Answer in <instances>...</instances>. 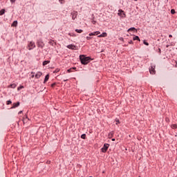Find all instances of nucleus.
<instances>
[{
  "label": "nucleus",
  "mask_w": 177,
  "mask_h": 177,
  "mask_svg": "<svg viewBox=\"0 0 177 177\" xmlns=\"http://www.w3.org/2000/svg\"><path fill=\"white\" fill-rule=\"evenodd\" d=\"M61 3H64V0H59Z\"/></svg>",
  "instance_id": "obj_31"
},
{
  "label": "nucleus",
  "mask_w": 177,
  "mask_h": 177,
  "mask_svg": "<svg viewBox=\"0 0 177 177\" xmlns=\"http://www.w3.org/2000/svg\"><path fill=\"white\" fill-rule=\"evenodd\" d=\"M90 177H92V176H90Z\"/></svg>",
  "instance_id": "obj_47"
},
{
  "label": "nucleus",
  "mask_w": 177,
  "mask_h": 177,
  "mask_svg": "<svg viewBox=\"0 0 177 177\" xmlns=\"http://www.w3.org/2000/svg\"><path fill=\"white\" fill-rule=\"evenodd\" d=\"M80 59L82 64H88L91 62V57H85V55H80Z\"/></svg>",
  "instance_id": "obj_1"
},
{
  "label": "nucleus",
  "mask_w": 177,
  "mask_h": 177,
  "mask_svg": "<svg viewBox=\"0 0 177 177\" xmlns=\"http://www.w3.org/2000/svg\"><path fill=\"white\" fill-rule=\"evenodd\" d=\"M19 106H20V102H18L17 103H14L11 109H16V107H19Z\"/></svg>",
  "instance_id": "obj_7"
},
{
  "label": "nucleus",
  "mask_w": 177,
  "mask_h": 177,
  "mask_svg": "<svg viewBox=\"0 0 177 177\" xmlns=\"http://www.w3.org/2000/svg\"><path fill=\"white\" fill-rule=\"evenodd\" d=\"M104 37H107L106 32H103L102 34L98 35V38H104Z\"/></svg>",
  "instance_id": "obj_10"
},
{
  "label": "nucleus",
  "mask_w": 177,
  "mask_h": 177,
  "mask_svg": "<svg viewBox=\"0 0 177 177\" xmlns=\"http://www.w3.org/2000/svg\"><path fill=\"white\" fill-rule=\"evenodd\" d=\"M118 124H120V120L116 121V125H118Z\"/></svg>",
  "instance_id": "obj_33"
},
{
  "label": "nucleus",
  "mask_w": 177,
  "mask_h": 177,
  "mask_svg": "<svg viewBox=\"0 0 177 177\" xmlns=\"http://www.w3.org/2000/svg\"><path fill=\"white\" fill-rule=\"evenodd\" d=\"M120 40L124 41V39L122 37L120 38Z\"/></svg>",
  "instance_id": "obj_41"
},
{
  "label": "nucleus",
  "mask_w": 177,
  "mask_h": 177,
  "mask_svg": "<svg viewBox=\"0 0 177 177\" xmlns=\"http://www.w3.org/2000/svg\"><path fill=\"white\" fill-rule=\"evenodd\" d=\"M6 104H12V101L11 100H8V101H7V102H6Z\"/></svg>",
  "instance_id": "obj_29"
},
{
  "label": "nucleus",
  "mask_w": 177,
  "mask_h": 177,
  "mask_svg": "<svg viewBox=\"0 0 177 177\" xmlns=\"http://www.w3.org/2000/svg\"><path fill=\"white\" fill-rule=\"evenodd\" d=\"M55 85H56V84H55V83H54V84H51V87L53 88V87L55 86Z\"/></svg>",
  "instance_id": "obj_32"
},
{
  "label": "nucleus",
  "mask_w": 177,
  "mask_h": 177,
  "mask_svg": "<svg viewBox=\"0 0 177 177\" xmlns=\"http://www.w3.org/2000/svg\"><path fill=\"white\" fill-rule=\"evenodd\" d=\"M99 34H100V32L99 31H96V32H91L89 33V37H92V35H99Z\"/></svg>",
  "instance_id": "obj_8"
},
{
  "label": "nucleus",
  "mask_w": 177,
  "mask_h": 177,
  "mask_svg": "<svg viewBox=\"0 0 177 177\" xmlns=\"http://www.w3.org/2000/svg\"><path fill=\"white\" fill-rule=\"evenodd\" d=\"M48 163L50 162H47Z\"/></svg>",
  "instance_id": "obj_45"
},
{
  "label": "nucleus",
  "mask_w": 177,
  "mask_h": 177,
  "mask_svg": "<svg viewBox=\"0 0 177 177\" xmlns=\"http://www.w3.org/2000/svg\"><path fill=\"white\" fill-rule=\"evenodd\" d=\"M49 63H50V61H44V62H43V66H46V64H49Z\"/></svg>",
  "instance_id": "obj_19"
},
{
  "label": "nucleus",
  "mask_w": 177,
  "mask_h": 177,
  "mask_svg": "<svg viewBox=\"0 0 177 177\" xmlns=\"http://www.w3.org/2000/svg\"><path fill=\"white\" fill-rule=\"evenodd\" d=\"M129 44H133V41H132V40H131V41L129 42Z\"/></svg>",
  "instance_id": "obj_34"
},
{
  "label": "nucleus",
  "mask_w": 177,
  "mask_h": 177,
  "mask_svg": "<svg viewBox=\"0 0 177 177\" xmlns=\"http://www.w3.org/2000/svg\"><path fill=\"white\" fill-rule=\"evenodd\" d=\"M21 113H23V111H19V114H21Z\"/></svg>",
  "instance_id": "obj_38"
},
{
  "label": "nucleus",
  "mask_w": 177,
  "mask_h": 177,
  "mask_svg": "<svg viewBox=\"0 0 177 177\" xmlns=\"http://www.w3.org/2000/svg\"><path fill=\"white\" fill-rule=\"evenodd\" d=\"M112 141H113V142L115 141V138H113V139H112Z\"/></svg>",
  "instance_id": "obj_40"
},
{
  "label": "nucleus",
  "mask_w": 177,
  "mask_h": 177,
  "mask_svg": "<svg viewBox=\"0 0 177 177\" xmlns=\"http://www.w3.org/2000/svg\"><path fill=\"white\" fill-rule=\"evenodd\" d=\"M135 30H136V28H130L128 30V32H129V31H135Z\"/></svg>",
  "instance_id": "obj_22"
},
{
  "label": "nucleus",
  "mask_w": 177,
  "mask_h": 177,
  "mask_svg": "<svg viewBox=\"0 0 177 177\" xmlns=\"http://www.w3.org/2000/svg\"><path fill=\"white\" fill-rule=\"evenodd\" d=\"M144 45H146L147 46H149V43L147 42L145 40L143 41Z\"/></svg>",
  "instance_id": "obj_26"
},
{
  "label": "nucleus",
  "mask_w": 177,
  "mask_h": 177,
  "mask_svg": "<svg viewBox=\"0 0 177 177\" xmlns=\"http://www.w3.org/2000/svg\"><path fill=\"white\" fill-rule=\"evenodd\" d=\"M24 88V86H21L17 88V91H21V89H23Z\"/></svg>",
  "instance_id": "obj_27"
},
{
  "label": "nucleus",
  "mask_w": 177,
  "mask_h": 177,
  "mask_svg": "<svg viewBox=\"0 0 177 177\" xmlns=\"http://www.w3.org/2000/svg\"><path fill=\"white\" fill-rule=\"evenodd\" d=\"M32 78H34V75H32Z\"/></svg>",
  "instance_id": "obj_43"
},
{
  "label": "nucleus",
  "mask_w": 177,
  "mask_h": 177,
  "mask_svg": "<svg viewBox=\"0 0 177 177\" xmlns=\"http://www.w3.org/2000/svg\"><path fill=\"white\" fill-rule=\"evenodd\" d=\"M53 42V41H49V44H52Z\"/></svg>",
  "instance_id": "obj_36"
},
{
  "label": "nucleus",
  "mask_w": 177,
  "mask_h": 177,
  "mask_svg": "<svg viewBox=\"0 0 177 177\" xmlns=\"http://www.w3.org/2000/svg\"><path fill=\"white\" fill-rule=\"evenodd\" d=\"M169 38H172L171 35H169Z\"/></svg>",
  "instance_id": "obj_39"
},
{
  "label": "nucleus",
  "mask_w": 177,
  "mask_h": 177,
  "mask_svg": "<svg viewBox=\"0 0 177 177\" xmlns=\"http://www.w3.org/2000/svg\"><path fill=\"white\" fill-rule=\"evenodd\" d=\"M133 39V41H140V39L138 36H134Z\"/></svg>",
  "instance_id": "obj_14"
},
{
  "label": "nucleus",
  "mask_w": 177,
  "mask_h": 177,
  "mask_svg": "<svg viewBox=\"0 0 177 177\" xmlns=\"http://www.w3.org/2000/svg\"><path fill=\"white\" fill-rule=\"evenodd\" d=\"M68 35L71 36V33H68Z\"/></svg>",
  "instance_id": "obj_42"
},
{
  "label": "nucleus",
  "mask_w": 177,
  "mask_h": 177,
  "mask_svg": "<svg viewBox=\"0 0 177 177\" xmlns=\"http://www.w3.org/2000/svg\"><path fill=\"white\" fill-rule=\"evenodd\" d=\"M171 127L172 128V129H176L177 125H176V124H172V125L171 126Z\"/></svg>",
  "instance_id": "obj_23"
},
{
  "label": "nucleus",
  "mask_w": 177,
  "mask_h": 177,
  "mask_svg": "<svg viewBox=\"0 0 177 177\" xmlns=\"http://www.w3.org/2000/svg\"><path fill=\"white\" fill-rule=\"evenodd\" d=\"M68 49H71L72 50H77V46L73 44H70L67 46Z\"/></svg>",
  "instance_id": "obj_6"
},
{
  "label": "nucleus",
  "mask_w": 177,
  "mask_h": 177,
  "mask_svg": "<svg viewBox=\"0 0 177 177\" xmlns=\"http://www.w3.org/2000/svg\"><path fill=\"white\" fill-rule=\"evenodd\" d=\"M113 135H114V131H112L109 134V138H113Z\"/></svg>",
  "instance_id": "obj_21"
},
{
  "label": "nucleus",
  "mask_w": 177,
  "mask_h": 177,
  "mask_svg": "<svg viewBox=\"0 0 177 177\" xmlns=\"http://www.w3.org/2000/svg\"><path fill=\"white\" fill-rule=\"evenodd\" d=\"M16 86H17L16 85V84H10V88H12L13 89H15V88H16Z\"/></svg>",
  "instance_id": "obj_20"
},
{
  "label": "nucleus",
  "mask_w": 177,
  "mask_h": 177,
  "mask_svg": "<svg viewBox=\"0 0 177 177\" xmlns=\"http://www.w3.org/2000/svg\"><path fill=\"white\" fill-rule=\"evenodd\" d=\"M92 23H93V24H96V21H92Z\"/></svg>",
  "instance_id": "obj_35"
},
{
  "label": "nucleus",
  "mask_w": 177,
  "mask_h": 177,
  "mask_svg": "<svg viewBox=\"0 0 177 177\" xmlns=\"http://www.w3.org/2000/svg\"><path fill=\"white\" fill-rule=\"evenodd\" d=\"M11 26L12 27H17V21H14Z\"/></svg>",
  "instance_id": "obj_13"
},
{
  "label": "nucleus",
  "mask_w": 177,
  "mask_h": 177,
  "mask_svg": "<svg viewBox=\"0 0 177 177\" xmlns=\"http://www.w3.org/2000/svg\"><path fill=\"white\" fill-rule=\"evenodd\" d=\"M41 75H42V73L37 72L35 77V78L38 79V78H41Z\"/></svg>",
  "instance_id": "obj_11"
},
{
  "label": "nucleus",
  "mask_w": 177,
  "mask_h": 177,
  "mask_svg": "<svg viewBox=\"0 0 177 177\" xmlns=\"http://www.w3.org/2000/svg\"><path fill=\"white\" fill-rule=\"evenodd\" d=\"M49 80V75H46L44 81V84H46Z\"/></svg>",
  "instance_id": "obj_12"
},
{
  "label": "nucleus",
  "mask_w": 177,
  "mask_h": 177,
  "mask_svg": "<svg viewBox=\"0 0 177 177\" xmlns=\"http://www.w3.org/2000/svg\"><path fill=\"white\" fill-rule=\"evenodd\" d=\"M159 51H160V52H161V50H160V49H159Z\"/></svg>",
  "instance_id": "obj_44"
},
{
  "label": "nucleus",
  "mask_w": 177,
  "mask_h": 177,
  "mask_svg": "<svg viewBox=\"0 0 177 177\" xmlns=\"http://www.w3.org/2000/svg\"><path fill=\"white\" fill-rule=\"evenodd\" d=\"M35 48V43L30 41L28 46V50H31Z\"/></svg>",
  "instance_id": "obj_2"
},
{
  "label": "nucleus",
  "mask_w": 177,
  "mask_h": 177,
  "mask_svg": "<svg viewBox=\"0 0 177 177\" xmlns=\"http://www.w3.org/2000/svg\"><path fill=\"white\" fill-rule=\"evenodd\" d=\"M28 120V118L27 116L26 118H23L24 124H26V122H27Z\"/></svg>",
  "instance_id": "obj_15"
},
{
  "label": "nucleus",
  "mask_w": 177,
  "mask_h": 177,
  "mask_svg": "<svg viewBox=\"0 0 177 177\" xmlns=\"http://www.w3.org/2000/svg\"><path fill=\"white\" fill-rule=\"evenodd\" d=\"M77 68H71L70 69H68L67 72L68 73H73V70H75Z\"/></svg>",
  "instance_id": "obj_17"
},
{
  "label": "nucleus",
  "mask_w": 177,
  "mask_h": 177,
  "mask_svg": "<svg viewBox=\"0 0 177 177\" xmlns=\"http://www.w3.org/2000/svg\"><path fill=\"white\" fill-rule=\"evenodd\" d=\"M171 15H175V10L172 9L171 10Z\"/></svg>",
  "instance_id": "obj_30"
},
{
  "label": "nucleus",
  "mask_w": 177,
  "mask_h": 177,
  "mask_svg": "<svg viewBox=\"0 0 177 177\" xmlns=\"http://www.w3.org/2000/svg\"><path fill=\"white\" fill-rule=\"evenodd\" d=\"M5 15V9H2L1 10H0V16H2Z\"/></svg>",
  "instance_id": "obj_16"
},
{
  "label": "nucleus",
  "mask_w": 177,
  "mask_h": 177,
  "mask_svg": "<svg viewBox=\"0 0 177 177\" xmlns=\"http://www.w3.org/2000/svg\"><path fill=\"white\" fill-rule=\"evenodd\" d=\"M134 1H138V0H134Z\"/></svg>",
  "instance_id": "obj_46"
},
{
  "label": "nucleus",
  "mask_w": 177,
  "mask_h": 177,
  "mask_svg": "<svg viewBox=\"0 0 177 177\" xmlns=\"http://www.w3.org/2000/svg\"><path fill=\"white\" fill-rule=\"evenodd\" d=\"M15 1V0H10V2H12V3H13Z\"/></svg>",
  "instance_id": "obj_37"
},
{
  "label": "nucleus",
  "mask_w": 177,
  "mask_h": 177,
  "mask_svg": "<svg viewBox=\"0 0 177 177\" xmlns=\"http://www.w3.org/2000/svg\"><path fill=\"white\" fill-rule=\"evenodd\" d=\"M110 145L109 144H104L103 147L101 149L102 153H106V151H107V150L109 149Z\"/></svg>",
  "instance_id": "obj_3"
},
{
  "label": "nucleus",
  "mask_w": 177,
  "mask_h": 177,
  "mask_svg": "<svg viewBox=\"0 0 177 177\" xmlns=\"http://www.w3.org/2000/svg\"><path fill=\"white\" fill-rule=\"evenodd\" d=\"M149 73L150 74H156V71L154 70V67L151 66V68L149 69Z\"/></svg>",
  "instance_id": "obj_9"
},
{
  "label": "nucleus",
  "mask_w": 177,
  "mask_h": 177,
  "mask_svg": "<svg viewBox=\"0 0 177 177\" xmlns=\"http://www.w3.org/2000/svg\"><path fill=\"white\" fill-rule=\"evenodd\" d=\"M75 32H78L79 34H81V32H83L84 30H81V29H80H80H76V30H75Z\"/></svg>",
  "instance_id": "obj_18"
},
{
  "label": "nucleus",
  "mask_w": 177,
  "mask_h": 177,
  "mask_svg": "<svg viewBox=\"0 0 177 177\" xmlns=\"http://www.w3.org/2000/svg\"><path fill=\"white\" fill-rule=\"evenodd\" d=\"M38 46H39L40 48H44V44L42 43H38Z\"/></svg>",
  "instance_id": "obj_25"
},
{
  "label": "nucleus",
  "mask_w": 177,
  "mask_h": 177,
  "mask_svg": "<svg viewBox=\"0 0 177 177\" xmlns=\"http://www.w3.org/2000/svg\"><path fill=\"white\" fill-rule=\"evenodd\" d=\"M87 41H91V39H92V37L87 36L86 37Z\"/></svg>",
  "instance_id": "obj_28"
},
{
  "label": "nucleus",
  "mask_w": 177,
  "mask_h": 177,
  "mask_svg": "<svg viewBox=\"0 0 177 177\" xmlns=\"http://www.w3.org/2000/svg\"><path fill=\"white\" fill-rule=\"evenodd\" d=\"M81 138H82V139H86V134H82L81 136Z\"/></svg>",
  "instance_id": "obj_24"
},
{
  "label": "nucleus",
  "mask_w": 177,
  "mask_h": 177,
  "mask_svg": "<svg viewBox=\"0 0 177 177\" xmlns=\"http://www.w3.org/2000/svg\"><path fill=\"white\" fill-rule=\"evenodd\" d=\"M118 16H120V17H125V12H124V10H118Z\"/></svg>",
  "instance_id": "obj_4"
},
{
  "label": "nucleus",
  "mask_w": 177,
  "mask_h": 177,
  "mask_svg": "<svg viewBox=\"0 0 177 177\" xmlns=\"http://www.w3.org/2000/svg\"><path fill=\"white\" fill-rule=\"evenodd\" d=\"M71 15L73 20H75V19H77V16H78V12L73 11V12H71Z\"/></svg>",
  "instance_id": "obj_5"
}]
</instances>
